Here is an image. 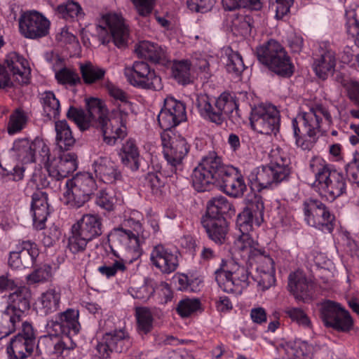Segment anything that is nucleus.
Segmentation results:
<instances>
[{"mask_svg": "<svg viewBox=\"0 0 359 359\" xmlns=\"http://www.w3.org/2000/svg\"><path fill=\"white\" fill-rule=\"evenodd\" d=\"M191 179L193 187L198 192L208 191L215 184L226 194L236 198L247 190L243 177L234 168L224 165L215 152L203 157L194 169Z\"/></svg>", "mask_w": 359, "mask_h": 359, "instance_id": "f257e3e1", "label": "nucleus"}, {"mask_svg": "<svg viewBox=\"0 0 359 359\" xmlns=\"http://www.w3.org/2000/svg\"><path fill=\"white\" fill-rule=\"evenodd\" d=\"M309 168L314 175L316 182L325 196L333 201L346 193L347 180L346 176L323 158L314 156L309 163Z\"/></svg>", "mask_w": 359, "mask_h": 359, "instance_id": "f03ea898", "label": "nucleus"}, {"mask_svg": "<svg viewBox=\"0 0 359 359\" xmlns=\"http://www.w3.org/2000/svg\"><path fill=\"white\" fill-rule=\"evenodd\" d=\"M89 104L90 115L93 118H96L93 127L100 130L105 143L113 145L118 139L126 135V123L129 116L123 121L118 113L111 111L112 117L109 118L108 110L101 100H93Z\"/></svg>", "mask_w": 359, "mask_h": 359, "instance_id": "7ed1b4c3", "label": "nucleus"}, {"mask_svg": "<svg viewBox=\"0 0 359 359\" xmlns=\"http://www.w3.org/2000/svg\"><path fill=\"white\" fill-rule=\"evenodd\" d=\"M102 219L97 214H85L72 226L68 248L74 253L83 252L87 244L102 233Z\"/></svg>", "mask_w": 359, "mask_h": 359, "instance_id": "20e7f679", "label": "nucleus"}, {"mask_svg": "<svg viewBox=\"0 0 359 359\" xmlns=\"http://www.w3.org/2000/svg\"><path fill=\"white\" fill-rule=\"evenodd\" d=\"M197 107L201 116L210 121L221 125L225 116L237 110L238 104L236 96L227 92L222 93L217 99L203 95L197 99Z\"/></svg>", "mask_w": 359, "mask_h": 359, "instance_id": "39448f33", "label": "nucleus"}, {"mask_svg": "<svg viewBox=\"0 0 359 359\" xmlns=\"http://www.w3.org/2000/svg\"><path fill=\"white\" fill-rule=\"evenodd\" d=\"M259 62L276 74L290 77L293 74V65L284 48L277 41L270 39L256 48Z\"/></svg>", "mask_w": 359, "mask_h": 359, "instance_id": "423d86ee", "label": "nucleus"}, {"mask_svg": "<svg viewBox=\"0 0 359 359\" xmlns=\"http://www.w3.org/2000/svg\"><path fill=\"white\" fill-rule=\"evenodd\" d=\"M215 276L219 287L227 293H233L249 285L248 269L233 259H222Z\"/></svg>", "mask_w": 359, "mask_h": 359, "instance_id": "0eeeda50", "label": "nucleus"}, {"mask_svg": "<svg viewBox=\"0 0 359 359\" xmlns=\"http://www.w3.org/2000/svg\"><path fill=\"white\" fill-rule=\"evenodd\" d=\"M65 187V203L74 209L83 206L97 189L95 180L89 172L76 174L67 180Z\"/></svg>", "mask_w": 359, "mask_h": 359, "instance_id": "6e6552de", "label": "nucleus"}, {"mask_svg": "<svg viewBox=\"0 0 359 359\" xmlns=\"http://www.w3.org/2000/svg\"><path fill=\"white\" fill-rule=\"evenodd\" d=\"M163 156L170 172L179 175L183 170V160L190 150V144L181 135L172 131L161 134Z\"/></svg>", "mask_w": 359, "mask_h": 359, "instance_id": "1a4fd4ad", "label": "nucleus"}, {"mask_svg": "<svg viewBox=\"0 0 359 359\" xmlns=\"http://www.w3.org/2000/svg\"><path fill=\"white\" fill-rule=\"evenodd\" d=\"M252 129L261 134L276 135L280 130V111L273 104H259L253 107L250 116Z\"/></svg>", "mask_w": 359, "mask_h": 359, "instance_id": "9d476101", "label": "nucleus"}, {"mask_svg": "<svg viewBox=\"0 0 359 359\" xmlns=\"http://www.w3.org/2000/svg\"><path fill=\"white\" fill-rule=\"evenodd\" d=\"M304 220L311 226L331 233L334 228L335 217L320 201L308 198L303 203Z\"/></svg>", "mask_w": 359, "mask_h": 359, "instance_id": "9b49d317", "label": "nucleus"}, {"mask_svg": "<svg viewBox=\"0 0 359 359\" xmlns=\"http://www.w3.org/2000/svg\"><path fill=\"white\" fill-rule=\"evenodd\" d=\"M124 75L128 81L135 87L152 90H159L163 88L161 77L143 61H136L132 67H126Z\"/></svg>", "mask_w": 359, "mask_h": 359, "instance_id": "f8f14e48", "label": "nucleus"}, {"mask_svg": "<svg viewBox=\"0 0 359 359\" xmlns=\"http://www.w3.org/2000/svg\"><path fill=\"white\" fill-rule=\"evenodd\" d=\"M12 151L19 161L23 163L35 162L39 158L41 162L48 161L50 149L41 138L34 140L27 138L19 139L14 142Z\"/></svg>", "mask_w": 359, "mask_h": 359, "instance_id": "ddd939ff", "label": "nucleus"}, {"mask_svg": "<svg viewBox=\"0 0 359 359\" xmlns=\"http://www.w3.org/2000/svg\"><path fill=\"white\" fill-rule=\"evenodd\" d=\"M19 29L25 38L38 39L48 34L50 21L39 12L28 11L20 17Z\"/></svg>", "mask_w": 359, "mask_h": 359, "instance_id": "4468645a", "label": "nucleus"}, {"mask_svg": "<svg viewBox=\"0 0 359 359\" xmlns=\"http://www.w3.org/2000/svg\"><path fill=\"white\" fill-rule=\"evenodd\" d=\"M187 120L185 104L172 97H167L158 116V121L163 132L171 129Z\"/></svg>", "mask_w": 359, "mask_h": 359, "instance_id": "2eb2a0df", "label": "nucleus"}, {"mask_svg": "<svg viewBox=\"0 0 359 359\" xmlns=\"http://www.w3.org/2000/svg\"><path fill=\"white\" fill-rule=\"evenodd\" d=\"M249 264L256 265L257 274L252 278L262 290L269 289L275 283L274 262L264 248L252 259V263Z\"/></svg>", "mask_w": 359, "mask_h": 359, "instance_id": "dca6fc26", "label": "nucleus"}, {"mask_svg": "<svg viewBox=\"0 0 359 359\" xmlns=\"http://www.w3.org/2000/svg\"><path fill=\"white\" fill-rule=\"evenodd\" d=\"M39 255L35 243L30 241H19L10 252L8 264L15 269L32 267Z\"/></svg>", "mask_w": 359, "mask_h": 359, "instance_id": "f3484780", "label": "nucleus"}, {"mask_svg": "<svg viewBox=\"0 0 359 359\" xmlns=\"http://www.w3.org/2000/svg\"><path fill=\"white\" fill-rule=\"evenodd\" d=\"M43 163H46L49 177L56 181L67 177L78 167L77 156L74 153L63 154L52 160L49 156L48 160Z\"/></svg>", "mask_w": 359, "mask_h": 359, "instance_id": "a211bd4d", "label": "nucleus"}, {"mask_svg": "<svg viewBox=\"0 0 359 359\" xmlns=\"http://www.w3.org/2000/svg\"><path fill=\"white\" fill-rule=\"evenodd\" d=\"M322 117L325 118L328 125L332 123V118L330 111L322 104L316 105L310 108L308 111L301 114L299 118L302 123L305 135L309 137H315L320 133Z\"/></svg>", "mask_w": 359, "mask_h": 359, "instance_id": "6ab92c4d", "label": "nucleus"}, {"mask_svg": "<svg viewBox=\"0 0 359 359\" xmlns=\"http://www.w3.org/2000/svg\"><path fill=\"white\" fill-rule=\"evenodd\" d=\"M280 172L274 170L271 166L268 164L253 169L248 176V180L252 187L261 191L264 189L273 188L277 187L283 180L279 177Z\"/></svg>", "mask_w": 359, "mask_h": 359, "instance_id": "aec40b11", "label": "nucleus"}, {"mask_svg": "<svg viewBox=\"0 0 359 359\" xmlns=\"http://www.w3.org/2000/svg\"><path fill=\"white\" fill-rule=\"evenodd\" d=\"M287 287L297 302L307 303L313 298V284L302 271L290 273Z\"/></svg>", "mask_w": 359, "mask_h": 359, "instance_id": "412c9836", "label": "nucleus"}, {"mask_svg": "<svg viewBox=\"0 0 359 359\" xmlns=\"http://www.w3.org/2000/svg\"><path fill=\"white\" fill-rule=\"evenodd\" d=\"M150 259L153 265L162 273L167 274L175 271L179 264L177 252H173L163 245L154 247Z\"/></svg>", "mask_w": 359, "mask_h": 359, "instance_id": "4be33fe9", "label": "nucleus"}, {"mask_svg": "<svg viewBox=\"0 0 359 359\" xmlns=\"http://www.w3.org/2000/svg\"><path fill=\"white\" fill-rule=\"evenodd\" d=\"M201 224L208 238L217 245L225 243L229 232L228 222L224 217H212L204 215Z\"/></svg>", "mask_w": 359, "mask_h": 359, "instance_id": "5701e85b", "label": "nucleus"}, {"mask_svg": "<svg viewBox=\"0 0 359 359\" xmlns=\"http://www.w3.org/2000/svg\"><path fill=\"white\" fill-rule=\"evenodd\" d=\"M32 292L26 286H19L15 291L11 292L7 299V306L6 309L14 316L18 315V319L21 316L29 311Z\"/></svg>", "mask_w": 359, "mask_h": 359, "instance_id": "b1692460", "label": "nucleus"}, {"mask_svg": "<svg viewBox=\"0 0 359 359\" xmlns=\"http://www.w3.org/2000/svg\"><path fill=\"white\" fill-rule=\"evenodd\" d=\"M104 22L114 45L119 48L126 47L129 38V30L123 18L117 14H109L105 16Z\"/></svg>", "mask_w": 359, "mask_h": 359, "instance_id": "393cba45", "label": "nucleus"}, {"mask_svg": "<svg viewBox=\"0 0 359 359\" xmlns=\"http://www.w3.org/2000/svg\"><path fill=\"white\" fill-rule=\"evenodd\" d=\"M92 167L96 177L104 183L113 184L121 178L118 166L108 157H98L93 161Z\"/></svg>", "mask_w": 359, "mask_h": 359, "instance_id": "a878e982", "label": "nucleus"}, {"mask_svg": "<svg viewBox=\"0 0 359 359\" xmlns=\"http://www.w3.org/2000/svg\"><path fill=\"white\" fill-rule=\"evenodd\" d=\"M31 211L34 228L38 230L43 229L50 214L48 196L46 193L36 191L32 194Z\"/></svg>", "mask_w": 359, "mask_h": 359, "instance_id": "bb28decb", "label": "nucleus"}, {"mask_svg": "<svg viewBox=\"0 0 359 359\" xmlns=\"http://www.w3.org/2000/svg\"><path fill=\"white\" fill-rule=\"evenodd\" d=\"M6 69L9 71L20 83H27L29 80L31 69L27 60L15 52L6 55L5 60Z\"/></svg>", "mask_w": 359, "mask_h": 359, "instance_id": "cd10ccee", "label": "nucleus"}, {"mask_svg": "<svg viewBox=\"0 0 359 359\" xmlns=\"http://www.w3.org/2000/svg\"><path fill=\"white\" fill-rule=\"evenodd\" d=\"M135 51L138 57L153 63H164L167 61V53L164 48L149 41H140L135 46Z\"/></svg>", "mask_w": 359, "mask_h": 359, "instance_id": "c85d7f7f", "label": "nucleus"}, {"mask_svg": "<svg viewBox=\"0 0 359 359\" xmlns=\"http://www.w3.org/2000/svg\"><path fill=\"white\" fill-rule=\"evenodd\" d=\"M108 93L114 98L116 107L111 111L119 114L121 118L125 121L130 113L133 111V103L129 100V95L122 89L109 83L107 86Z\"/></svg>", "mask_w": 359, "mask_h": 359, "instance_id": "c756f323", "label": "nucleus"}, {"mask_svg": "<svg viewBox=\"0 0 359 359\" xmlns=\"http://www.w3.org/2000/svg\"><path fill=\"white\" fill-rule=\"evenodd\" d=\"M335 66V53L331 50H323L320 55L314 59L313 63V69L316 76L323 80L333 74Z\"/></svg>", "mask_w": 359, "mask_h": 359, "instance_id": "7c9ffc66", "label": "nucleus"}, {"mask_svg": "<svg viewBox=\"0 0 359 359\" xmlns=\"http://www.w3.org/2000/svg\"><path fill=\"white\" fill-rule=\"evenodd\" d=\"M36 343L27 340L21 335L13 337L7 346V353L15 359H25L32 355Z\"/></svg>", "mask_w": 359, "mask_h": 359, "instance_id": "2f4dec72", "label": "nucleus"}, {"mask_svg": "<svg viewBox=\"0 0 359 359\" xmlns=\"http://www.w3.org/2000/svg\"><path fill=\"white\" fill-rule=\"evenodd\" d=\"M93 100L98 99L91 97L87 100V112H86L81 108H78L73 106H70L67 111V118L69 120L73 121L76 124L78 128L82 131L88 129L90 126H93V123H95L96 120V118H93V116L90 113V106L89 104Z\"/></svg>", "mask_w": 359, "mask_h": 359, "instance_id": "473e14b6", "label": "nucleus"}, {"mask_svg": "<svg viewBox=\"0 0 359 359\" xmlns=\"http://www.w3.org/2000/svg\"><path fill=\"white\" fill-rule=\"evenodd\" d=\"M61 293L59 289L50 288L43 292L39 298V310L43 315L47 316L59 309Z\"/></svg>", "mask_w": 359, "mask_h": 359, "instance_id": "72a5a7b5", "label": "nucleus"}, {"mask_svg": "<svg viewBox=\"0 0 359 359\" xmlns=\"http://www.w3.org/2000/svg\"><path fill=\"white\" fill-rule=\"evenodd\" d=\"M107 341L116 353H125L132 346L133 339L125 328L106 333Z\"/></svg>", "mask_w": 359, "mask_h": 359, "instance_id": "f704fd0d", "label": "nucleus"}, {"mask_svg": "<svg viewBox=\"0 0 359 359\" xmlns=\"http://www.w3.org/2000/svg\"><path fill=\"white\" fill-rule=\"evenodd\" d=\"M108 241L111 245L116 248L138 246L139 240L137 235L130 229H125L123 227L114 228L108 235Z\"/></svg>", "mask_w": 359, "mask_h": 359, "instance_id": "c9c22d12", "label": "nucleus"}, {"mask_svg": "<svg viewBox=\"0 0 359 359\" xmlns=\"http://www.w3.org/2000/svg\"><path fill=\"white\" fill-rule=\"evenodd\" d=\"M121 162L132 171H137L140 167V156L136 142L133 139L127 140L121 148Z\"/></svg>", "mask_w": 359, "mask_h": 359, "instance_id": "e433bc0d", "label": "nucleus"}, {"mask_svg": "<svg viewBox=\"0 0 359 359\" xmlns=\"http://www.w3.org/2000/svg\"><path fill=\"white\" fill-rule=\"evenodd\" d=\"M55 130L56 132L55 140L57 145L60 149L69 150L74 145L76 140L67 121H55Z\"/></svg>", "mask_w": 359, "mask_h": 359, "instance_id": "4c0bfd02", "label": "nucleus"}, {"mask_svg": "<svg viewBox=\"0 0 359 359\" xmlns=\"http://www.w3.org/2000/svg\"><path fill=\"white\" fill-rule=\"evenodd\" d=\"M235 245L238 250L245 253L249 263H252V259L263 248L252 238L249 232L241 233L236 240Z\"/></svg>", "mask_w": 359, "mask_h": 359, "instance_id": "58836bf2", "label": "nucleus"}, {"mask_svg": "<svg viewBox=\"0 0 359 359\" xmlns=\"http://www.w3.org/2000/svg\"><path fill=\"white\" fill-rule=\"evenodd\" d=\"M79 312L78 310L68 309L58 314L60 323H62L67 332V335L75 337L81 330L79 322Z\"/></svg>", "mask_w": 359, "mask_h": 359, "instance_id": "ea45409f", "label": "nucleus"}, {"mask_svg": "<svg viewBox=\"0 0 359 359\" xmlns=\"http://www.w3.org/2000/svg\"><path fill=\"white\" fill-rule=\"evenodd\" d=\"M79 69L83 82L88 85L102 80L106 74L104 69L95 65L90 62L81 63Z\"/></svg>", "mask_w": 359, "mask_h": 359, "instance_id": "a19ab883", "label": "nucleus"}, {"mask_svg": "<svg viewBox=\"0 0 359 359\" xmlns=\"http://www.w3.org/2000/svg\"><path fill=\"white\" fill-rule=\"evenodd\" d=\"M343 308L340 304L331 300L320 304V317L325 327H331L332 325H337L334 318Z\"/></svg>", "mask_w": 359, "mask_h": 359, "instance_id": "79ce46f5", "label": "nucleus"}, {"mask_svg": "<svg viewBox=\"0 0 359 359\" xmlns=\"http://www.w3.org/2000/svg\"><path fill=\"white\" fill-rule=\"evenodd\" d=\"M232 204L224 196H219L212 198L207 205L205 215L212 217H223L232 210Z\"/></svg>", "mask_w": 359, "mask_h": 359, "instance_id": "37998d69", "label": "nucleus"}, {"mask_svg": "<svg viewBox=\"0 0 359 359\" xmlns=\"http://www.w3.org/2000/svg\"><path fill=\"white\" fill-rule=\"evenodd\" d=\"M41 103L43 113L49 120L57 118L60 116V102L52 91H46L41 95Z\"/></svg>", "mask_w": 359, "mask_h": 359, "instance_id": "c03bdc74", "label": "nucleus"}, {"mask_svg": "<svg viewBox=\"0 0 359 359\" xmlns=\"http://www.w3.org/2000/svg\"><path fill=\"white\" fill-rule=\"evenodd\" d=\"M190 69L189 60L175 61L172 66V75L178 83L187 85L192 82Z\"/></svg>", "mask_w": 359, "mask_h": 359, "instance_id": "a18cd8bd", "label": "nucleus"}, {"mask_svg": "<svg viewBox=\"0 0 359 359\" xmlns=\"http://www.w3.org/2000/svg\"><path fill=\"white\" fill-rule=\"evenodd\" d=\"M135 317L137 323V330L140 334H147L153 328L154 318L151 310L147 307H137Z\"/></svg>", "mask_w": 359, "mask_h": 359, "instance_id": "49530a36", "label": "nucleus"}, {"mask_svg": "<svg viewBox=\"0 0 359 359\" xmlns=\"http://www.w3.org/2000/svg\"><path fill=\"white\" fill-rule=\"evenodd\" d=\"M20 320L18 315L14 316L6 309L0 311V340L15 332Z\"/></svg>", "mask_w": 359, "mask_h": 359, "instance_id": "de8ad7c7", "label": "nucleus"}, {"mask_svg": "<svg viewBox=\"0 0 359 359\" xmlns=\"http://www.w3.org/2000/svg\"><path fill=\"white\" fill-rule=\"evenodd\" d=\"M272 156L273 160L271 161L269 165L274 170L283 173V175H278L279 177H280L283 181L287 180L291 172L290 158L286 156H283L279 151L275 152Z\"/></svg>", "mask_w": 359, "mask_h": 359, "instance_id": "09e8293b", "label": "nucleus"}, {"mask_svg": "<svg viewBox=\"0 0 359 359\" xmlns=\"http://www.w3.org/2000/svg\"><path fill=\"white\" fill-rule=\"evenodd\" d=\"M56 11L60 17L66 20H72L77 17H83L84 15L81 6L73 1H68L67 3L59 5Z\"/></svg>", "mask_w": 359, "mask_h": 359, "instance_id": "8fccbe9b", "label": "nucleus"}, {"mask_svg": "<svg viewBox=\"0 0 359 359\" xmlns=\"http://www.w3.org/2000/svg\"><path fill=\"white\" fill-rule=\"evenodd\" d=\"M118 198L113 190L102 189L97 193L95 203L101 208L111 212L114 210Z\"/></svg>", "mask_w": 359, "mask_h": 359, "instance_id": "3c124183", "label": "nucleus"}, {"mask_svg": "<svg viewBox=\"0 0 359 359\" xmlns=\"http://www.w3.org/2000/svg\"><path fill=\"white\" fill-rule=\"evenodd\" d=\"M55 77L57 83L62 85L72 87L81 83V79L78 73L67 67H62L57 71Z\"/></svg>", "mask_w": 359, "mask_h": 359, "instance_id": "603ef678", "label": "nucleus"}, {"mask_svg": "<svg viewBox=\"0 0 359 359\" xmlns=\"http://www.w3.org/2000/svg\"><path fill=\"white\" fill-rule=\"evenodd\" d=\"M226 71L235 76H239L245 69L241 55L238 52L231 50L227 55Z\"/></svg>", "mask_w": 359, "mask_h": 359, "instance_id": "864d4df0", "label": "nucleus"}, {"mask_svg": "<svg viewBox=\"0 0 359 359\" xmlns=\"http://www.w3.org/2000/svg\"><path fill=\"white\" fill-rule=\"evenodd\" d=\"M292 126L293 129L294 137H295L296 145L301 148L302 150H311L316 142V137H309L307 135L302 136L300 135V129L297 118L292 119Z\"/></svg>", "mask_w": 359, "mask_h": 359, "instance_id": "5fc2aeb1", "label": "nucleus"}, {"mask_svg": "<svg viewBox=\"0 0 359 359\" xmlns=\"http://www.w3.org/2000/svg\"><path fill=\"white\" fill-rule=\"evenodd\" d=\"M222 5L227 11H233L240 7L259 11L262 7L261 0H222Z\"/></svg>", "mask_w": 359, "mask_h": 359, "instance_id": "6e6d98bb", "label": "nucleus"}, {"mask_svg": "<svg viewBox=\"0 0 359 359\" xmlns=\"http://www.w3.org/2000/svg\"><path fill=\"white\" fill-rule=\"evenodd\" d=\"M27 121L25 112L20 109H16L11 116L8 123V133L10 135L15 134L25 126Z\"/></svg>", "mask_w": 359, "mask_h": 359, "instance_id": "4d7b16f0", "label": "nucleus"}, {"mask_svg": "<svg viewBox=\"0 0 359 359\" xmlns=\"http://www.w3.org/2000/svg\"><path fill=\"white\" fill-rule=\"evenodd\" d=\"M201 307V302L198 299H184L179 302L176 310L182 318L190 316Z\"/></svg>", "mask_w": 359, "mask_h": 359, "instance_id": "13d9d810", "label": "nucleus"}, {"mask_svg": "<svg viewBox=\"0 0 359 359\" xmlns=\"http://www.w3.org/2000/svg\"><path fill=\"white\" fill-rule=\"evenodd\" d=\"M287 316L299 325L304 327L310 328L311 322L303 309L297 307H287L285 310Z\"/></svg>", "mask_w": 359, "mask_h": 359, "instance_id": "bf43d9fd", "label": "nucleus"}, {"mask_svg": "<svg viewBox=\"0 0 359 359\" xmlns=\"http://www.w3.org/2000/svg\"><path fill=\"white\" fill-rule=\"evenodd\" d=\"M244 210H248L250 215L255 217L256 223L259 225V219H262L264 211V205L262 196L255 195L248 201Z\"/></svg>", "mask_w": 359, "mask_h": 359, "instance_id": "052dcab7", "label": "nucleus"}, {"mask_svg": "<svg viewBox=\"0 0 359 359\" xmlns=\"http://www.w3.org/2000/svg\"><path fill=\"white\" fill-rule=\"evenodd\" d=\"M337 325H332L331 327L339 332H348L353 326V320L349 312L344 308L335 317Z\"/></svg>", "mask_w": 359, "mask_h": 359, "instance_id": "680f3d73", "label": "nucleus"}, {"mask_svg": "<svg viewBox=\"0 0 359 359\" xmlns=\"http://www.w3.org/2000/svg\"><path fill=\"white\" fill-rule=\"evenodd\" d=\"M46 329L49 334L43 337V340L46 342H49L53 338H57L60 335H61V337L67 335V332L63 325L60 323V320L58 316L55 320H50L47 322Z\"/></svg>", "mask_w": 359, "mask_h": 359, "instance_id": "e2e57ef3", "label": "nucleus"}, {"mask_svg": "<svg viewBox=\"0 0 359 359\" xmlns=\"http://www.w3.org/2000/svg\"><path fill=\"white\" fill-rule=\"evenodd\" d=\"M52 275V267L49 264H43L34 270L27 277L29 283H38L48 280Z\"/></svg>", "mask_w": 359, "mask_h": 359, "instance_id": "0e129e2a", "label": "nucleus"}, {"mask_svg": "<svg viewBox=\"0 0 359 359\" xmlns=\"http://www.w3.org/2000/svg\"><path fill=\"white\" fill-rule=\"evenodd\" d=\"M253 24V19L250 15H241L233 22V29L242 36L250 34Z\"/></svg>", "mask_w": 359, "mask_h": 359, "instance_id": "69168bd1", "label": "nucleus"}, {"mask_svg": "<svg viewBox=\"0 0 359 359\" xmlns=\"http://www.w3.org/2000/svg\"><path fill=\"white\" fill-rule=\"evenodd\" d=\"M255 217L250 215L248 210H243L238 214L236 224L241 233L250 232L252 229V224Z\"/></svg>", "mask_w": 359, "mask_h": 359, "instance_id": "338daca9", "label": "nucleus"}, {"mask_svg": "<svg viewBox=\"0 0 359 359\" xmlns=\"http://www.w3.org/2000/svg\"><path fill=\"white\" fill-rule=\"evenodd\" d=\"M55 339H57V341L54 344L53 353L56 355L62 354L65 350H72L76 346L72 336L64 335L60 339L58 337Z\"/></svg>", "mask_w": 359, "mask_h": 359, "instance_id": "774afa93", "label": "nucleus"}]
</instances>
